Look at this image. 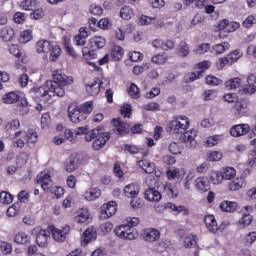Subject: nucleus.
Returning <instances> with one entry per match:
<instances>
[{
  "mask_svg": "<svg viewBox=\"0 0 256 256\" xmlns=\"http://www.w3.org/2000/svg\"><path fill=\"white\" fill-rule=\"evenodd\" d=\"M128 93L130 97H132V99H139V97H141V94L139 92V87L133 83L130 85Z\"/></svg>",
  "mask_w": 256,
  "mask_h": 256,
  "instance_id": "49",
  "label": "nucleus"
},
{
  "mask_svg": "<svg viewBox=\"0 0 256 256\" xmlns=\"http://www.w3.org/2000/svg\"><path fill=\"white\" fill-rule=\"evenodd\" d=\"M139 167L145 171V173H153L155 171V164L149 162L148 160H140L138 162Z\"/></svg>",
  "mask_w": 256,
  "mask_h": 256,
  "instance_id": "33",
  "label": "nucleus"
},
{
  "mask_svg": "<svg viewBox=\"0 0 256 256\" xmlns=\"http://www.w3.org/2000/svg\"><path fill=\"white\" fill-rule=\"evenodd\" d=\"M37 181L45 193H53V181L51 180V175L46 172H41L37 176Z\"/></svg>",
  "mask_w": 256,
  "mask_h": 256,
  "instance_id": "6",
  "label": "nucleus"
},
{
  "mask_svg": "<svg viewBox=\"0 0 256 256\" xmlns=\"http://www.w3.org/2000/svg\"><path fill=\"white\" fill-rule=\"evenodd\" d=\"M253 223V216L251 214H245L238 222L240 229L249 227Z\"/></svg>",
  "mask_w": 256,
  "mask_h": 256,
  "instance_id": "38",
  "label": "nucleus"
},
{
  "mask_svg": "<svg viewBox=\"0 0 256 256\" xmlns=\"http://www.w3.org/2000/svg\"><path fill=\"white\" fill-rule=\"evenodd\" d=\"M223 179L222 172H213L210 176V180L212 181L213 185H221V183H223Z\"/></svg>",
  "mask_w": 256,
  "mask_h": 256,
  "instance_id": "45",
  "label": "nucleus"
},
{
  "mask_svg": "<svg viewBox=\"0 0 256 256\" xmlns=\"http://www.w3.org/2000/svg\"><path fill=\"white\" fill-rule=\"evenodd\" d=\"M255 241H256V232H250L244 238V243L246 246L253 245Z\"/></svg>",
  "mask_w": 256,
  "mask_h": 256,
  "instance_id": "53",
  "label": "nucleus"
},
{
  "mask_svg": "<svg viewBox=\"0 0 256 256\" xmlns=\"http://www.w3.org/2000/svg\"><path fill=\"white\" fill-rule=\"evenodd\" d=\"M204 223L210 233H217V231H219V226L217 225V220H215L214 215H206L204 217Z\"/></svg>",
  "mask_w": 256,
  "mask_h": 256,
  "instance_id": "19",
  "label": "nucleus"
},
{
  "mask_svg": "<svg viewBox=\"0 0 256 256\" xmlns=\"http://www.w3.org/2000/svg\"><path fill=\"white\" fill-rule=\"evenodd\" d=\"M120 17L122 19H125L126 21L131 19V17H133V10L131 9V7L129 6H124L121 10H120Z\"/></svg>",
  "mask_w": 256,
  "mask_h": 256,
  "instance_id": "44",
  "label": "nucleus"
},
{
  "mask_svg": "<svg viewBox=\"0 0 256 256\" xmlns=\"http://www.w3.org/2000/svg\"><path fill=\"white\" fill-rule=\"evenodd\" d=\"M37 53H43L47 55L50 53V61H57L59 55H61V48L58 45L53 46L49 40H39L35 46Z\"/></svg>",
  "mask_w": 256,
  "mask_h": 256,
  "instance_id": "4",
  "label": "nucleus"
},
{
  "mask_svg": "<svg viewBox=\"0 0 256 256\" xmlns=\"http://www.w3.org/2000/svg\"><path fill=\"white\" fill-rule=\"evenodd\" d=\"M90 13L91 15H97L98 17L103 15V8L99 5L92 4L90 6Z\"/></svg>",
  "mask_w": 256,
  "mask_h": 256,
  "instance_id": "58",
  "label": "nucleus"
},
{
  "mask_svg": "<svg viewBox=\"0 0 256 256\" xmlns=\"http://www.w3.org/2000/svg\"><path fill=\"white\" fill-rule=\"evenodd\" d=\"M219 143H221V136H210L206 140V147H215V145H219Z\"/></svg>",
  "mask_w": 256,
  "mask_h": 256,
  "instance_id": "47",
  "label": "nucleus"
},
{
  "mask_svg": "<svg viewBox=\"0 0 256 256\" xmlns=\"http://www.w3.org/2000/svg\"><path fill=\"white\" fill-rule=\"evenodd\" d=\"M131 202L130 205L132 207V209H140V207H143V201L141 200V198L135 196L131 198Z\"/></svg>",
  "mask_w": 256,
  "mask_h": 256,
  "instance_id": "57",
  "label": "nucleus"
},
{
  "mask_svg": "<svg viewBox=\"0 0 256 256\" xmlns=\"http://www.w3.org/2000/svg\"><path fill=\"white\" fill-rule=\"evenodd\" d=\"M20 96L16 91H11L3 95L2 101L7 105H13V103H17L19 101Z\"/></svg>",
  "mask_w": 256,
  "mask_h": 256,
  "instance_id": "24",
  "label": "nucleus"
},
{
  "mask_svg": "<svg viewBox=\"0 0 256 256\" xmlns=\"http://www.w3.org/2000/svg\"><path fill=\"white\" fill-rule=\"evenodd\" d=\"M89 210L82 209L79 211L78 215L75 217L76 223H89Z\"/></svg>",
  "mask_w": 256,
  "mask_h": 256,
  "instance_id": "31",
  "label": "nucleus"
},
{
  "mask_svg": "<svg viewBox=\"0 0 256 256\" xmlns=\"http://www.w3.org/2000/svg\"><path fill=\"white\" fill-rule=\"evenodd\" d=\"M19 113L20 115H29V103L27 100L21 102Z\"/></svg>",
  "mask_w": 256,
  "mask_h": 256,
  "instance_id": "62",
  "label": "nucleus"
},
{
  "mask_svg": "<svg viewBox=\"0 0 256 256\" xmlns=\"http://www.w3.org/2000/svg\"><path fill=\"white\" fill-rule=\"evenodd\" d=\"M34 233L36 235V243L39 247H47L49 237H51V232L49 230H43L40 228H35Z\"/></svg>",
  "mask_w": 256,
  "mask_h": 256,
  "instance_id": "7",
  "label": "nucleus"
},
{
  "mask_svg": "<svg viewBox=\"0 0 256 256\" xmlns=\"http://www.w3.org/2000/svg\"><path fill=\"white\" fill-rule=\"evenodd\" d=\"M166 61L167 55H165V53L156 54L152 57V63H155L156 65H163Z\"/></svg>",
  "mask_w": 256,
  "mask_h": 256,
  "instance_id": "50",
  "label": "nucleus"
},
{
  "mask_svg": "<svg viewBox=\"0 0 256 256\" xmlns=\"http://www.w3.org/2000/svg\"><path fill=\"white\" fill-rule=\"evenodd\" d=\"M92 112V101L85 102L80 106H77L75 103H72L68 106V117L72 123H81V121H85L87 116L91 115Z\"/></svg>",
  "mask_w": 256,
  "mask_h": 256,
  "instance_id": "3",
  "label": "nucleus"
},
{
  "mask_svg": "<svg viewBox=\"0 0 256 256\" xmlns=\"http://www.w3.org/2000/svg\"><path fill=\"white\" fill-rule=\"evenodd\" d=\"M177 51L180 57H187L190 53L189 44L185 41L180 42L178 44Z\"/></svg>",
  "mask_w": 256,
  "mask_h": 256,
  "instance_id": "34",
  "label": "nucleus"
},
{
  "mask_svg": "<svg viewBox=\"0 0 256 256\" xmlns=\"http://www.w3.org/2000/svg\"><path fill=\"white\" fill-rule=\"evenodd\" d=\"M139 191H140L139 184H135V183L128 184L124 188V195L128 199H132L133 197H139Z\"/></svg>",
  "mask_w": 256,
  "mask_h": 256,
  "instance_id": "18",
  "label": "nucleus"
},
{
  "mask_svg": "<svg viewBox=\"0 0 256 256\" xmlns=\"http://www.w3.org/2000/svg\"><path fill=\"white\" fill-rule=\"evenodd\" d=\"M95 239H97V231L95 230V228L93 227L87 228L84 231L83 236L81 238L82 247H87V245H89L91 241H95Z\"/></svg>",
  "mask_w": 256,
  "mask_h": 256,
  "instance_id": "13",
  "label": "nucleus"
},
{
  "mask_svg": "<svg viewBox=\"0 0 256 256\" xmlns=\"http://www.w3.org/2000/svg\"><path fill=\"white\" fill-rule=\"evenodd\" d=\"M32 39H33V31L24 30L20 34L19 42L25 44V43H29V41H31Z\"/></svg>",
  "mask_w": 256,
  "mask_h": 256,
  "instance_id": "42",
  "label": "nucleus"
},
{
  "mask_svg": "<svg viewBox=\"0 0 256 256\" xmlns=\"http://www.w3.org/2000/svg\"><path fill=\"white\" fill-rule=\"evenodd\" d=\"M6 213L8 217H15L16 215H19V204H13L10 206Z\"/></svg>",
  "mask_w": 256,
  "mask_h": 256,
  "instance_id": "55",
  "label": "nucleus"
},
{
  "mask_svg": "<svg viewBox=\"0 0 256 256\" xmlns=\"http://www.w3.org/2000/svg\"><path fill=\"white\" fill-rule=\"evenodd\" d=\"M64 47H65V51H66L67 55H69L73 59H77V57H79V54H77V52L71 45V41L65 40Z\"/></svg>",
  "mask_w": 256,
  "mask_h": 256,
  "instance_id": "39",
  "label": "nucleus"
},
{
  "mask_svg": "<svg viewBox=\"0 0 256 256\" xmlns=\"http://www.w3.org/2000/svg\"><path fill=\"white\" fill-rule=\"evenodd\" d=\"M117 213V202L110 201L106 204H103L101 207V219H109Z\"/></svg>",
  "mask_w": 256,
  "mask_h": 256,
  "instance_id": "11",
  "label": "nucleus"
},
{
  "mask_svg": "<svg viewBox=\"0 0 256 256\" xmlns=\"http://www.w3.org/2000/svg\"><path fill=\"white\" fill-rule=\"evenodd\" d=\"M168 129L170 133L174 135H180V141L183 143H187L188 147H196L197 142L195 141V137H197V131L189 130V118L187 116H178L175 120H172Z\"/></svg>",
  "mask_w": 256,
  "mask_h": 256,
  "instance_id": "2",
  "label": "nucleus"
},
{
  "mask_svg": "<svg viewBox=\"0 0 256 256\" xmlns=\"http://www.w3.org/2000/svg\"><path fill=\"white\" fill-rule=\"evenodd\" d=\"M99 135V128L98 129H93V130H88L87 133L85 134V141L88 143L91 142L92 139H95Z\"/></svg>",
  "mask_w": 256,
  "mask_h": 256,
  "instance_id": "54",
  "label": "nucleus"
},
{
  "mask_svg": "<svg viewBox=\"0 0 256 256\" xmlns=\"http://www.w3.org/2000/svg\"><path fill=\"white\" fill-rule=\"evenodd\" d=\"M15 243L19 245H27L31 241V237L24 232L18 233L14 237Z\"/></svg>",
  "mask_w": 256,
  "mask_h": 256,
  "instance_id": "32",
  "label": "nucleus"
},
{
  "mask_svg": "<svg viewBox=\"0 0 256 256\" xmlns=\"http://www.w3.org/2000/svg\"><path fill=\"white\" fill-rule=\"evenodd\" d=\"M114 233L120 239H125L126 241H133L139 237V233L131 225L122 224L115 228Z\"/></svg>",
  "mask_w": 256,
  "mask_h": 256,
  "instance_id": "5",
  "label": "nucleus"
},
{
  "mask_svg": "<svg viewBox=\"0 0 256 256\" xmlns=\"http://www.w3.org/2000/svg\"><path fill=\"white\" fill-rule=\"evenodd\" d=\"M210 49H211V44L203 43L198 45L197 48L193 50V53H195V55H203L207 53V51H209Z\"/></svg>",
  "mask_w": 256,
  "mask_h": 256,
  "instance_id": "43",
  "label": "nucleus"
},
{
  "mask_svg": "<svg viewBox=\"0 0 256 256\" xmlns=\"http://www.w3.org/2000/svg\"><path fill=\"white\" fill-rule=\"evenodd\" d=\"M161 237V233L159 230L155 228H148L144 232V239L148 243H153L155 241H159V238Z\"/></svg>",
  "mask_w": 256,
  "mask_h": 256,
  "instance_id": "17",
  "label": "nucleus"
},
{
  "mask_svg": "<svg viewBox=\"0 0 256 256\" xmlns=\"http://www.w3.org/2000/svg\"><path fill=\"white\" fill-rule=\"evenodd\" d=\"M169 151L170 153H172L173 155H179L182 151L181 146H179V144H177L176 142H172L169 145Z\"/></svg>",
  "mask_w": 256,
  "mask_h": 256,
  "instance_id": "60",
  "label": "nucleus"
},
{
  "mask_svg": "<svg viewBox=\"0 0 256 256\" xmlns=\"http://www.w3.org/2000/svg\"><path fill=\"white\" fill-rule=\"evenodd\" d=\"M164 191L172 199H177L179 197V188H177L176 184H172L171 182H166L164 185Z\"/></svg>",
  "mask_w": 256,
  "mask_h": 256,
  "instance_id": "22",
  "label": "nucleus"
},
{
  "mask_svg": "<svg viewBox=\"0 0 256 256\" xmlns=\"http://www.w3.org/2000/svg\"><path fill=\"white\" fill-rule=\"evenodd\" d=\"M254 23H256V19L255 16L250 15L248 16L244 21H243V26L246 28L251 27L252 25H254Z\"/></svg>",
  "mask_w": 256,
  "mask_h": 256,
  "instance_id": "64",
  "label": "nucleus"
},
{
  "mask_svg": "<svg viewBox=\"0 0 256 256\" xmlns=\"http://www.w3.org/2000/svg\"><path fill=\"white\" fill-rule=\"evenodd\" d=\"M221 211H225V213H235L237 211V204L236 202L231 201H223L220 204Z\"/></svg>",
  "mask_w": 256,
  "mask_h": 256,
  "instance_id": "28",
  "label": "nucleus"
},
{
  "mask_svg": "<svg viewBox=\"0 0 256 256\" xmlns=\"http://www.w3.org/2000/svg\"><path fill=\"white\" fill-rule=\"evenodd\" d=\"M206 83H207V85H212V86L216 87L217 85H221V83H223V81H221L219 78H217L215 76H207Z\"/></svg>",
  "mask_w": 256,
  "mask_h": 256,
  "instance_id": "56",
  "label": "nucleus"
},
{
  "mask_svg": "<svg viewBox=\"0 0 256 256\" xmlns=\"http://www.w3.org/2000/svg\"><path fill=\"white\" fill-rule=\"evenodd\" d=\"M0 37L6 43L9 41H13V37H15V30L11 27H5L0 30Z\"/></svg>",
  "mask_w": 256,
  "mask_h": 256,
  "instance_id": "25",
  "label": "nucleus"
},
{
  "mask_svg": "<svg viewBox=\"0 0 256 256\" xmlns=\"http://www.w3.org/2000/svg\"><path fill=\"white\" fill-rule=\"evenodd\" d=\"M91 45L94 49H103L107 45V40L102 36H96L91 39Z\"/></svg>",
  "mask_w": 256,
  "mask_h": 256,
  "instance_id": "30",
  "label": "nucleus"
},
{
  "mask_svg": "<svg viewBox=\"0 0 256 256\" xmlns=\"http://www.w3.org/2000/svg\"><path fill=\"white\" fill-rule=\"evenodd\" d=\"M86 201H95L101 197V189L99 188H90L84 194Z\"/></svg>",
  "mask_w": 256,
  "mask_h": 256,
  "instance_id": "27",
  "label": "nucleus"
},
{
  "mask_svg": "<svg viewBox=\"0 0 256 256\" xmlns=\"http://www.w3.org/2000/svg\"><path fill=\"white\" fill-rule=\"evenodd\" d=\"M195 186L198 191L201 193H207L211 189V186L209 185V180L205 177H198L195 180Z\"/></svg>",
  "mask_w": 256,
  "mask_h": 256,
  "instance_id": "20",
  "label": "nucleus"
},
{
  "mask_svg": "<svg viewBox=\"0 0 256 256\" xmlns=\"http://www.w3.org/2000/svg\"><path fill=\"white\" fill-rule=\"evenodd\" d=\"M50 231L52 233L54 241H58V243H63V241L67 239V235H69L70 228L68 225L64 226L62 230L55 227H50Z\"/></svg>",
  "mask_w": 256,
  "mask_h": 256,
  "instance_id": "12",
  "label": "nucleus"
},
{
  "mask_svg": "<svg viewBox=\"0 0 256 256\" xmlns=\"http://www.w3.org/2000/svg\"><path fill=\"white\" fill-rule=\"evenodd\" d=\"M195 245H197V236L190 234L184 238V247H186V249L195 247Z\"/></svg>",
  "mask_w": 256,
  "mask_h": 256,
  "instance_id": "40",
  "label": "nucleus"
},
{
  "mask_svg": "<svg viewBox=\"0 0 256 256\" xmlns=\"http://www.w3.org/2000/svg\"><path fill=\"white\" fill-rule=\"evenodd\" d=\"M237 175V171L233 167H226L223 169L222 177L227 181H231Z\"/></svg>",
  "mask_w": 256,
  "mask_h": 256,
  "instance_id": "37",
  "label": "nucleus"
},
{
  "mask_svg": "<svg viewBox=\"0 0 256 256\" xmlns=\"http://www.w3.org/2000/svg\"><path fill=\"white\" fill-rule=\"evenodd\" d=\"M248 87L245 89L250 95L256 92V75L250 74L247 78Z\"/></svg>",
  "mask_w": 256,
  "mask_h": 256,
  "instance_id": "29",
  "label": "nucleus"
},
{
  "mask_svg": "<svg viewBox=\"0 0 256 256\" xmlns=\"http://www.w3.org/2000/svg\"><path fill=\"white\" fill-rule=\"evenodd\" d=\"M227 56L230 61V65H233V63H235V61H239V59L241 58V52L239 50H234Z\"/></svg>",
  "mask_w": 256,
  "mask_h": 256,
  "instance_id": "51",
  "label": "nucleus"
},
{
  "mask_svg": "<svg viewBox=\"0 0 256 256\" xmlns=\"http://www.w3.org/2000/svg\"><path fill=\"white\" fill-rule=\"evenodd\" d=\"M129 58L134 63H137V61H141V59H143V54H141V52L133 51L129 54Z\"/></svg>",
  "mask_w": 256,
  "mask_h": 256,
  "instance_id": "63",
  "label": "nucleus"
},
{
  "mask_svg": "<svg viewBox=\"0 0 256 256\" xmlns=\"http://www.w3.org/2000/svg\"><path fill=\"white\" fill-rule=\"evenodd\" d=\"M246 185L247 182H245V178H235L228 183V189L229 191H239V189H243V187H245Z\"/></svg>",
  "mask_w": 256,
  "mask_h": 256,
  "instance_id": "21",
  "label": "nucleus"
},
{
  "mask_svg": "<svg viewBox=\"0 0 256 256\" xmlns=\"http://www.w3.org/2000/svg\"><path fill=\"white\" fill-rule=\"evenodd\" d=\"M113 61H121L123 59V48L121 46H114L111 52Z\"/></svg>",
  "mask_w": 256,
  "mask_h": 256,
  "instance_id": "36",
  "label": "nucleus"
},
{
  "mask_svg": "<svg viewBox=\"0 0 256 256\" xmlns=\"http://www.w3.org/2000/svg\"><path fill=\"white\" fill-rule=\"evenodd\" d=\"M111 139V133L109 132H104V133H99L96 136V140L92 143V148L94 151H99L107 145V141Z\"/></svg>",
  "mask_w": 256,
  "mask_h": 256,
  "instance_id": "10",
  "label": "nucleus"
},
{
  "mask_svg": "<svg viewBox=\"0 0 256 256\" xmlns=\"http://www.w3.org/2000/svg\"><path fill=\"white\" fill-rule=\"evenodd\" d=\"M131 111H132L131 105L129 104H124L120 109V113L122 117L128 118V119L131 117Z\"/></svg>",
  "mask_w": 256,
  "mask_h": 256,
  "instance_id": "52",
  "label": "nucleus"
},
{
  "mask_svg": "<svg viewBox=\"0 0 256 256\" xmlns=\"http://www.w3.org/2000/svg\"><path fill=\"white\" fill-rule=\"evenodd\" d=\"M161 198H162L161 192H159L155 188H149L144 193V199L152 203L161 201Z\"/></svg>",
  "mask_w": 256,
  "mask_h": 256,
  "instance_id": "16",
  "label": "nucleus"
},
{
  "mask_svg": "<svg viewBox=\"0 0 256 256\" xmlns=\"http://www.w3.org/2000/svg\"><path fill=\"white\" fill-rule=\"evenodd\" d=\"M21 7H22V9H24V11H32L33 7H35V1H33V0H24L21 3Z\"/></svg>",
  "mask_w": 256,
  "mask_h": 256,
  "instance_id": "59",
  "label": "nucleus"
},
{
  "mask_svg": "<svg viewBox=\"0 0 256 256\" xmlns=\"http://www.w3.org/2000/svg\"><path fill=\"white\" fill-rule=\"evenodd\" d=\"M24 139L28 145V147H35V143L38 141L37 132L30 129L27 131L26 135H24Z\"/></svg>",
  "mask_w": 256,
  "mask_h": 256,
  "instance_id": "26",
  "label": "nucleus"
},
{
  "mask_svg": "<svg viewBox=\"0 0 256 256\" xmlns=\"http://www.w3.org/2000/svg\"><path fill=\"white\" fill-rule=\"evenodd\" d=\"M227 89H239L241 87V79L233 78L226 82Z\"/></svg>",
  "mask_w": 256,
  "mask_h": 256,
  "instance_id": "48",
  "label": "nucleus"
},
{
  "mask_svg": "<svg viewBox=\"0 0 256 256\" xmlns=\"http://www.w3.org/2000/svg\"><path fill=\"white\" fill-rule=\"evenodd\" d=\"M249 131H251V127H249L248 124H238L230 129V135H232V137H241L247 135Z\"/></svg>",
  "mask_w": 256,
  "mask_h": 256,
  "instance_id": "14",
  "label": "nucleus"
},
{
  "mask_svg": "<svg viewBox=\"0 0 256 256\" xmlns=\"http://www.w3.org/2000/svg\"><path fill=\"white\" fill-rule=\"evenodd\" d=\"M222 159H223V153L219 151H213L208 156L209 161H221Z\"/></svg>",
  "mask_w": 256,
  "mask_h": 256,
  "instance_id": "61",
  "label": "nucleus"
},
{
  "mask_svg": "<svg viewBox=\"0 0 256 256\" xmlns=\"http://www.w3.org/2000/svg\"><path fill=\"white\" fill-rule=\"evenodd\" d=\"M0 203H4V205H9L10 203H13V195L2 191L0 193Z\"/></svg>",
  "mask_w": 256,
  "mask_h": 256,
  "instance_id": "46",
  "label": "nucleus"
},
{
  "mask_svg": "<svg viewBox=\"0 0 256 256\" xmlns=\"http://www.w3.org/2000/svg\"><path fill=\"white\" fill-rule=\"evenodd\" d=\"M73 77L63 74L62 70L53 72V80H48L43 86L35 89L36 97H47L49 93H54L57 97L65 96V89L67 85H72Z\"/></svg>",
  "mask_w": 256,
  "mask_h": 256,
  "instance_id": "1",
  "label": "nucleus"
},
{
  "mask_svg": "<svg viewBox=\"0 0 256 256\" xmlns=\"http://www.w3.org/2000/svg\"><path fill=\"white\" fill-rule=\"evenodd\" d=\"M103 86V82L99 80V78H95L94 82L91 84H86V91L88 95H99V91H101V87Z\"/></svg>",
  "mask_w": 256,
  "mask_h": 256,
  "instance_id": "15",
  "label": "nucleus"
},
{
  "mask_svg": "<svg viewBox=\"0 0 256 256\" xmlns=\"http://www.w3.org/2000/svg\"><path fill=\"white\" fill-rule=\"evenodd\" d=\"M199 71L197 73L193 72L187 76V83H193V81H197V79H200V77H203V73L211 67V62L209 61H202L198 64Z\"/></svg>",
  "mask_w": 256,
  "mask_h": 256,
  "instance_id": "9",
  "label": "nucleus"
},
{
  "mask_svg": "<svg viewBox=\"0 0 256 256\" xmlns=\"http://www.w3.org/2000/svg\"><path fill=\"white\" fill-rule=\"evenodd\" d=\"M114 126V133L117 135H128L131 133L130 124L123 122L121 118H116L112 120Z\"/></svg>",
  "mask_w": 256,
  "mask_h": 256,
  "instance_id": "8",
  "label": "nucleus"
},
{
  "mask_svg": "<svg viewBox=\"0 0 256 256\" xmlns=\"http://www.w3.org/2000/svg\"><path fill=\"white\" fill-rule=\"evenodd\" d=\"M20 127L21 122H19L18 119H13L6 124L5 129L7 133H13L14 131H17V129H19Z\"/></svg>",
  "mask_w": 256,
  "mask_h": 256,
  "instance_id": "35",
  "label": "nucleus"
},
{
  "mask_svg": "<svg viewBox=\"0 0 256 256\" xmlns=\"http://www.w3.org/2000/svg\"><path fill=\"white\" fill-rule=\"evenodd\" d=\"M230 44L229 42H223L220 44H216L213 46V51L216 55H221V53H225V51L229 50Z\"/></svg>",
  "mask_w": 256,
  "mask_h": 256,
  "instance_id": "41",
  "label": "nucleus"
},
{
  "mask_svg": "<svg viewBox=\"0 0 256 256\" xmlns=\"http://www.w3.org/2000/svg\"><path fill=\"white\" fill-rule=\"evenodd\" d=\"M76 169H79V158H77V156H71L65 162V171H67V173H73Z\"/></svg>",
  "mask_w": 256,
  "mask_h": 256,
  "instance_id": "23",
  "label": "nucleus"
}]
</instances>
